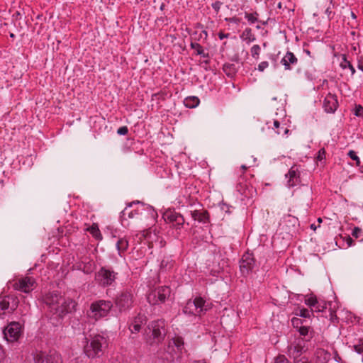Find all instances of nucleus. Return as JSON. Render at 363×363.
I'll return each mask as SVG.
<instances>
[{
  "label": "nucleus",
  "mask_w": 363,
  "mask_h": 363,
  "mask_svg": "<svg viewBox=\"0 0 363 363\" xmlns=\"http://www.w3.org/2000/svg\"><path fill=\"white\" fill-rule=\"evenodd\" d=\"M45 303L50 311L59 317L75 310L77 303L69 298H65L56 293H50L45 298Z\"/></svg>",
  "instance_id": "1"
},
{
  "label": "nucleus",
  "mask_w": 363,
  "mask_h": 363,
  "mask_svg": "<svg viewBox=\"0 0 363 363\" xmlns=\"http://www.w3.org/2000/svg\"><path fill=\"white\" fill-rule=\"evenodd\" d=\"M165 322L164 320L152 321L147 326L146 342L150 345L157 344L163 340L166 335Z\"/></svg>",
  "instance_id": "2"
},
{
  "label": "nucleus",
  "mask_w": 363,
  "mask_h": 363,
  "mask_svg": "<svg viewBox=\"0 0 363 363\" xmlns=\"http://www.w3.org/2000/svg\"><path fill=\"white\" fill-rule=\"evenodd\" d=\"M184 347V341L182 337H176L171 340L167 347L157 351V357L164 363H171L175 359L177 352H181Z\"/></svg>",
  "instance_id": "3"
},
{
  "label": "nucleus",
  "mask_w": 363,
  "mask_h": 363,
  "mask_svg": "<svg viewBox=\"0 0 363 363\" xmlns=\"http://www.w3.org/2000/svg\"><path fill=\"white\" fill-rule=\"evenodd\" d=\"M106 344V340L103 336L95 335L84 346V352L91 358L100 357L103 354V348Z\"/></svg>",
  "instance_id": "4"
},
{
  "label": "nucleus",
  "mask_w": 363,
  "mask_h": 363,
  "mask_svg": "<svg viewBox=\"0 0 363 363\" xmlns=\"http://www.w3.org/2000/svg\"><path fill=\"white\" fill-rule=\"evenodd\" d=\"M113 307V304L110 301L99 300L93 302L90 306L91 314L89 316L98 320L106 317Z\"/></svg>",
  "instance_id": "5"
},
{
  "label": "nucleus",
  "mask_w": 363,
  "mask_h": 363,
  "mask_svg": "<svg viewBox=\"0 0 363 363\" xmlns=\"http://www.w3.org/2000/svg\"><path fill=\"white\" fill-rule=\"evenodd\" d=\"M208 304L201 297H196L194 301H189L184 308V313L201 315L209 309Z\"/></svg>",
  "instance_id": "6"
},
{
  "label": "nucleus",
  "mask_w": 363,
  "mask_h": 363,
  "mask_svg": "<svg viewBox=\"0 0 363 363\" xmlns=\"http://www.w3.org/2000/svg\"><path fill=\"white\" fill-rule=\"evenodd\" d=\"M133 294L130 291H121L115 299V305L120 312L128 311L133 306Z\"/></svg>",
  "instance_id": "7"
},
{
  "label": "nucleus",
  "mask_w": 363,
  "mask_h": 363,
  "mask_svg": "<svg viewBox=\"0 0 363 363\" xmlns=\"http://www.w3.org/2000/svg\"><path fill=\"white\" fill-rule=\"evenodd\" d=\"M116 275L117 273L113 270L106 267H101L96 274L95 279L99 285L105 287L112 285L116 279Z\"/></svg>",
  "instance_id": "8"
},
{
  "label": "nucleus",
  "mask_w": 363,
  "mask_h": 363,
  "mask_svg": "<svg viewBox=\"0 0 363 363\" xmlns=\"http://www.w3.org/2000/svg\"><path fill=\"white\" fill-rule=\"evenodd\" d=\"M170 293V289L168 286H160L152 290L147 295V299L148 302L152 305L162 303L165 301L166 298L169 296Z\"/></svg>",
  "instance_id": "9"
},
{
  "label": "nucleus",
  "mask_w": 363,
  "mask_h": 363,
  "mask_svg": "<svg viewBox=\"0 0 363 363\" xmlns=\"http://www.w3.org/2000/svg\"><path fill=\"white\" fill-rule=\"evenodd\" d=\"M163 218L166 223L172 224L176 230L181 229L185 222L182 214L172 209H168L163 213Z\"/></svg>",
  "instance_id": "10"
},
{
  "label": "nucleus",
  "mask_w": 363,
  "mask_h": 363,
  "mask_svg": "<svg viewBox=\"0 0 363 363\" xmlns=\"http://www.w3.org/2000/svg\"><path fill=\"white\" fill-rule=\"evenodd\" d=\"M3 333L7 341L15 342L21 335V325L18 322H11L4 330Z\"/></svg>",
  "instance_id": "11"
},
{
  "label": "nucleus",
  "mask_w": 363,
  "mask_h": 363,
  "mask_svg": "<svg viewBox=\"0 0 363 363\" xmlns=\"http://www.w3.org/2000/svg\"><path fill=\"white\" fill-rule=\"evenodd\" d=\"M35 281L33 278L26 277L15 281L13 288L24 293H29L35 288Z\"/></svg>",
  "instance_id": "12"
},
{
  "label": "nucleus",
  "mask_w": 363,
  "mask_h": 363,
  "mask_svg": "<svg viewBox=\"0 0 363 363\" xmlns=\"http://www.w3.org/2000/svg\"><path fill=\"white\" fill-rule=\"evenodd\" d=\"M255 265L254 259L250 255H244L240 264V270L243 274H248Z\"/></svg>",
  "instance_id": "13"
},
{
  "label": "nucleus",
  "mask_w": 363,
  "mask_h": 363,
  "mask_svg": "<svg viewBox=\"0 0 363 363\" xmlns=\"http://www.w3.org/2000/svg\"><path fill=\"white\" fill-rule=\"evenodd\" d=\"M146 323V318L144 315L139 314L130 324L129 330L132 333H138L140 330L141 325Z\"/></svg>",
  "instance_id": "14"
},
{
  "label": "nucleus",
  "mask_w": 363,
  "mask_h": 363,
  "mask_svg": "<svg viewBox=\"0 0 363 363\" xmlns=\"http://www.w3.org/2000/svg\"><path fill=\"white\" fill-rule=\"evenodd\" d=\"M323 106L328 113L334 112L337 106V101L335 96L329 94L325 98Z\"/></svg>",
  "instance_id": "15"
},
{
  "label": "nucleus",
  "mask_w": 363,
  "mask_h": 363,
  "mask_svg": "<svg viewBox=\"0 0 363 363\" xmlns=\"http://www.w3.org/2000/svg\"><path fill=\"white\" fill-rule=\"evenodd\" d=\"M304 351V347L301 345V342H297L295 345H291L289 349V357L294 359V362L298 359L301 354Z\"/></svg>",
  "instance_id": "16"
},
{
  "label": "nucleus",
  "mask_w": 363,
  "mask_h": 363,
  "mask_svg": "<svg viewBox=\"0 0 363 363\" xmlns=\"http://www.w3.org/2000/svg\"><path fill=\"white\" fill-rule=\"evenodd\" d=\"M297 62L298 60L294 53L291 52H287L282 58L281 63L284 66L285 69H290L291 65H296Z\"/></svg>",
  "instance_id": "17"
},
{
  "label": "nucleus",
  "mask_w": 363,
  "mask_h": 363,
  "mask_svg": "<svg viewBox=\"0 0 363 363\" xmlns=\"http://www.w3.org/2000/svg\"><path fill=\"white\" fill-rule=\"evenodd\" d=\"M191 217L199 222L207 223L208 220V213L206 211L195 210L191 213Z\"/></svg>",
  "instance_id": "18"
},
{
  "label": "nucleus",
  "mask_w": 363,
  "mask_h": 363,
  "mask_svg": "<svg viewBox=\"0 0 363 363\" xmlns=\"http://www.w3.org/2000/svg\"><path fill=\"white\" fill-rule=\"evenodd\" d=\"M223 70L228 77L232 78L235 75L238 68L234 64L225 63L223 67Z\"/></svg>",
  "instance_id": "19"
},
{
  "label": "nucleus",
  "mask_w": 363,
  "mask_h": 363,
  "mask_svg": "<svg viewBox=\"0 0 363 363\" xmlns=\"http://www.w3.org/2000/svg\"><path fill=\"white\" fill-rule=\"evenodd\" d=\"M286 177H289V180L287 182L288 186L289 187L294 186L297 182H298V176L296 170L294 169V168H291L288 174H286Z\"/></svg>",
  "instance_id": "20"
},
{
  "label": "nucleus",
  "mask_w": 363,
  "mask_h": 363,
  "mask_svg": "<svg viewBox=\"0 0 363 363\" xmlns=\"http://www.w3.org/2000/svg\"><path fill=\"white\" fill-rule=\"evenodd\" d=\"M128 247V241L124 238H119L116 242V248L120 256L124 253Z\"/></svg>",
  "instance_id": "21"
},
{
  "label": "nucleus",
  "mask_w": 363,
  "mask_h": 363,
  "mask_svg": "<svg viewBox=\"0 0 363 363\" xmlns=\"http://www.w3.org/2000/svg\"><path fill=\"white\" fill-rule=\"evenodd\" d=\"M200 100L196 96H188L184 99V104L186 107L193 108L199 106Z\"/></svg>",
  "instance_id": "22"
},
{
  "label": "nucleus",
  "mask_w": 363,
  "mask_h": 363,
  "mask_svg": "<svg viewBox=\"0 0 363 363\" xmlns=\"http://www.w3.org/2000/svg\"><path fill=\"white\" fill-rule=\"evenodd\" d=\"M240 37L243 40L246 41L247 44H250V43L255 40V36L252 33L251 28H245L243 30Z\"/></svg>",
  "instance_id": "23"
},
{
  "label": "nucleus",
  "mask_w": 363,
  "mask_h": 363,
  "mask_svg": "<svg viewBox=\"0 0 363 363\" xmlns=\"http://www.w3.org/2000/svg\"><path fill=\"white\" fill-rule=\"evenodd\" d=\"M278 135H286L289 130L286 128L281 127L280 123L277 120L273 121V126L272 127Z\"/></svg>",
  "instance_id": "24"
},
{
  "label": "nucleus",
  "mask_w": 363,
  "mask_h": 363,
  "mask_svg": "<svg viewBox=\"0 0 363 363\" xmlns=\"http://www.w3.org/2000/svg\"><path fill=\"white\" fill-rule=\"evenodd\" d=\"M46 362L47 363H62L61 355L56 352L50 354L46 359Z\"/></svg>",
  "instance_id": "25"
},
{
  "label": "nucleus",
  "mask_w": 363,
  "mask_h": 363,
  "mask_svg": "<svg viewBox=\"0 0 363 363\" xmlns=\"http://www.w3.org/2000/svg\"><path fill=\"white\" fill-rule=\"evenodd\" d=\"M190 46L192 49L196 50L197 55H202L204 57H208V54L206 55L204 53V50L200 44L192 42Z\"/></svg>",
  "instance_id": "26"
},
{
  "label": "nucleus",
  "mask_w": 363,
  "mask_h": 363,
  "mask_svg": "<svg viewBox=\"0 0 363 363\" xmlns=\"http://www.w3.org/2000/svg\"><path fill=\"white\" fill-rule=\"evenodd\" d=\"M340 66L343 69H350L352 75H353L355 73L354 67L352 65L350 61L347 60L345 57H344L342 61L341 62Z\"/></svg>",
  "instance_id": "27"
},
{
  "label": "nucleus",
  "mask_w": 363,
  "mask_h": 363,
  "mask_svg": "<svg viewBox=\"0 0 363 363\" xmlns=\"http://www.w3.org/2000/svg\"><path fill=\"white\" fill-rule=\"evenodd\" d=\"M305 303L311 308V312L313 313V307H315L318 304V301L315 296H310L305 298Z\"/></svg>",
  "instance_id": "28"
},
{
  "label": "nucleus",
  "mask_w": 363,
  "mask_h": 363,
  "mask_svg": "<svg viewBox=\"0 0 363 363\" xmlns=\"http://www.w3.org/2000/svg\"><path fill=\"white\" fill-rule=\"evenodd\" d=\"M90 233L96 239H101V234L100 230L96 225H92L91 228L89 229Z\"/></svg>",
  "instance_id": "29"
},
{
  "label": "nucleus",
  "mask_w": 363,
  "mask_h": 363,
  "mask_svg": "<svg viewBox=\"0 0 363 363\" xmlns=\"http://www.w3.org/2000/svg\"><path fill=\"white\" fill-rule=\"evenodd\" d=\"M257 13H250L246 12L245 13V18L251 23H254L257 21Z\"/></svg>",
  "instance_id": "30"
},
{
  "label": "nucleus",
  "mask_w": 363,
  "mask_h": 363,
  "mask_svg": "<svg viewBox=\"0 0 363 363\" xmlns=\"http://www.w3.org/2000/svg\"><path fill=\"white\" fill-rule=\"evenodd\" d=\"M251 55L253 57H255V58H258V56L259 55V52H260V47L259 45H254L252 48H251Z\"/></svg>",
  "instance_id": "31"
},
{
  "label": "nucleus",
  "mask_w": 363,
  "mask_h": 363,
  "mask_svg": "<svg viewBox=\"0 0 363 363\" xmlns=\"http://www.w3.org/2000/svg\"><path fill=\"white\" fill-rule=\"evenodd\" d=\"M347 155L352 160L356 162L357 166L360 164V160L359 157L357 155L356 152H354V150H350Z\"/></svg>",
  "instance_id": "32"
},
{
  "label": "nucleus",
  "mask_w": 363,
  "mask_h": 363,
  "mask_svg": "<svg viewBox=\"0 0 363 363\" xmlns=\"http://www.w3.org/2000/svg\"><path fill=\"white\" fill-rule=\"evenodd\" d=\"M9 308V301L4 298L0 301V309L2 311H5Z\"/></svg>",
  "instance_id": "33"
},
{
  "label": "nucleus",
  "mask_w": 363,
  "mask_h": 363,
  "mask_svg": "<svg viewBox=\"0 0 363 363\" xmlns=\"http://www.w3.org/2000/svg\"><path fill=\"white\" fill-rule=\"evenodd\" d=\"M311 313H312L311 311H310L306 308H302L300 310L298 315L303 318H309L311 316Z\"/></svg>",
  "instance_id": "34"
},
{
  "label": "nucleus",
  "mask_w": 363,
  "mask_h": 363,
  "mask_svg": "<svg viewBox=\"0 0 363 363\" xmlns=\"http://www.w3.org/2000/svg\"><path fill=\"white\" fill-rule=\"evenodd\" d=\"M354 350L359 354L363 353V341L361 340L358 344L354 345Z\"/></svg>",
  "instance_id": "35"
},
{
  "label": "nucleus",
  "mask_w": 363,
  "mask_h": 363,
  "mask_svg": "<svg viewBox=\"0 0 363 363\" xmlns=\"http://www.w3.org/2000/svg\"><path fill=\"white\" fill-rule=\"evenodd\" d=\"M298 332L301 335L306 336L309 333V328L306 326H301L298 328Z\"/></svg>",
  "instance_id": "36"
},
{
  "label": "nucleus",
  "mask_w": 363,
  "mask_h": 363,
  "mask_svg": "<svg viewBox=\"0 0 363 363\" xmlns=\"http://www.w3.org/2000/svg\"><path fill=\"white\" fill-rule=\"evenodd\" d=\"M128 132V127L127 126H122V127H120L118 130H117V133L118 135H126Z\"/></svg>",
  "instance_id": "37"
},
{
  "label": "nucleus",
  "mask_w": 363,
  "mask_h": 363,
  "mask_svg": "<svg viewBox=\"0 0 363 363\" xmlns=\"http://www.w3.org/2000/svg\"><path fill=\"white\" fill-rule=\"evenodd\" d=\"M275 363H290V362L288 361V359L284 355H281V356H279L276 359Z\"/></svg>",
  "instance_id": "38"
},
{
  "label": "nucleus",
  "mask_w": 363,
  "mask_h": 363,
  "mask_svg": "<svg viewBox=\"0 0 363 363\" xmlns=\"http://www.w3.org/2000/svg\"><path fill=\"white\" fill-rule=\"evenodd\" d=\"M269 66V63L267 61L262 62L258 65V69L261 72L264 71Z\"/></svg>",
  "instance_id": "39"
},
{
  "label": "nucleus",
  "mask_w": 363,
  "mask_h": 363,
  "mask_svg": "<svg viewBox=\"0 0 363 363\" xmlns=\"http://www.w3.org/2000/svg\"><path fill=\"white\" fill-rule=\"evenodd\" d=\"M354 114L357 116H361L363 115V107L360 105L357 106L355 107V112Z\"/></svg>",
  "instance_id": "40"
},
{
  "label": "nucleus",
  "mask_w": 363,
  "mask_h": 363,
  "mask_svg": "<svg viewBox=\"0 0 363 363\" xmlns=\"http://www.w3.org/2000/svg\"><path fill=\"white\" fill-rule=\"evenodd\" d=\"M325 149L322 148L318 151L317 159L318 160H322L325 158Z\"/></svg>",
  "instance_id": "41"
},
{
  "label": "nucleus",
  "mask_w": 363,
  "mask_h": 363,
  "mask_svg": "<svg viewBox=\"0 0 363 363\" xmlns=\"http://www.w3.org/2000/svg\"><path fill=\"white\" fill-rule=\"evenodd\" d=\"M362 232V230L358 228V227H355L353 230H352V236L355 237V238H358L359 237V234Z\"/></svg>",
  "instance_id": "42"
},
{
  "label": "nucleus",
  "mask_w": 363,
  "mask_h": 363,
  "mask_svg": "<svg viewBox=\"0 0 363 363\" xmlns=\"http://www.w3.org/2000/svg\"><path fill=\"white\" fill-rule=\"evenodd\" d=\"M294 363H312V362H310L308 358H306L305 357H302L299 358L298 359L296 360L294 362Z\"/></svg>",
  "instance_id": "43"
},
{
  "label": "nucleus",
  "mask_w": 363,
  "mask_h": 363,
  "mask_svg": "<svg viewBox=\"0 0 363 363\" xmlns=\"http://www.w3.org/2000/svg\"><path fill=\"white\" fill-rule=\"evenodd\" d=\"M143 236L145 237V239H147L148 240L152 239V233L150 230L145 231L143 233Z\"/></svg>",
  "instance_id": "44"
},
{
  "label": "nucleus",
  "mask_w": 363,
  "mask_h": 363,
  "mask_svg": "<svg viewBox=\"0 0 363 363\" xmlns=\"http://www.w3.org/2000/svg\"><path fill=\"white\" fill-rule=\"evenodd\" d=\"M346 242H347V244L348 247L352 246V245L354 242L353 240L350 236H347V238L346 239Z\"/></svg>",
  "instance_id": "45"
},
{
  "label": "nucleus",
  "mask_w": 363,
  "mask_h": 363,
  "mask_svg": "<svg viewBox=\"0 0 363 363\" xmlns=\"http://www.w3.org/2000/svg\"><path fill=\"white\" fill-rule=\"evenodd\" d=\"M313 311H315V312H320V311H322L324 308V307H322L320 308L318 304L315 306V307H313Z\"/></svg>",
  "instance_id": "46"
},
{
  "label": "nucleus",
  "mask_w": 363,
  "mask_h": 363,
  "mask_svg": "<svg viewBox=\"0 0 363 363\" xmlns=\"http://www.w3.org/2000/svg\"><path fill=\"white\" fill-rule=\"evenodd\" d=\"M291 321H292V323L294 325H297L299 323V322L301 321V320L297 318H294Z\"/></svg>",
  "instance_id": "47"
},
{
  "label": "nucleus",
  "mask_w": 363,
  "mask_h": 363,
  "mask_svg": "<svg viewBox=\"0 0 363 363\" xmlns=\"http://www.w3.org/2000/svg\"><path fill=\"white\" fill-rule=\"evenodd\" d=\"M228 35H229V34H224V33H220L218 34V36H219V38H220V40H222V39H223V38H228Z\"/></svg>",
  "instance_id": "48"
},
{
  "label": "nucleus",
  "mask_w": 363,
  "mask_h": 363,
  "mask_svg": "<svg viewBox=\"0 0 363 363\" xmlns=\"http://www.w3.org/2000/svg\"><path fill=\"white\" fill-rule=\"evenodd\" d=\"M3 357H4V351H3L2 347L0 346V360L3 358Z\"/></svg>",
  "instance_id": "49"
},
{
  "label": "nucleus",
  "mask_w": 363,
  "mask_h": 363,
  "mask_svg": "<svg viewBox=\"0 0 363 363\" xmlns=\"http://www.w3.org/2000/svg\"><path fill=\"white\" fill-rule=\"evenodd\" d=\"M135 213H137V214H138V213H137V212H135ZM134 216H135V213H133V211H131L130 213H129V215H128V217H129V218H134Z\"/></svg>",
  "instance_id": "50"
},
{
  "label": "nucleus",
  "mask_w": 363,
  "mask_h": 363,
  "mask_svg": "<svg viewBox=\"0 0 363 363\" xmlns=\"http://www.w3.org/2000/svg\"><path fill=\"white\" fill-rule=\"evenodd\" d=\"M241 169H242L243 171H245V170L247 169V167L243 164V165H242V166H241Z\"/></svg>",
  "instance_id": "51"
},
{
  "label": "nucleus",
  "mask_w": 363,
  "mask_h": 363,
  "mask_svg": "<svg viewBox=\"0 0 363 363\" xmlns=\"http://www.w3.org/2000/svg\"><path fill=\"white\" fill-rule=\"evenodd\" d=\"M358 68H359V69H361L362 71H363V65H360V64H359V65H358Z\"/></svg>",
  "instance_id": "52"
},
{
  "label": "nucleus",
  "mask_w": 363,
  "mask_h": 363,
  "mask_svg": "<svg viewBox=\"0 0 363 363\" xmlns=\"http://www.w3.org/2000/svg\"><path fill=\"white\" fill-rule=\"evenodd\" d=\"M148 242H149V247H153L152 241H148Z\"/></svg>",
  "instance_id": "53"
},
{
  "label": "nucleus",
  "mask_w": 363,
  "mask_h": 363,
  "mask_svg": "<svg viewBox=\"0 0 363 363\" xmlns=\"http://www.w3.org/2000/svg\"><path fill=\"white\" fill-rule=\"evenodd\" d=\"M278 6L279 9H281V2H279V3L278 4V6Z\"/></svg>",
  "instance_id": "54"
},
{
  "label": "nucleus",
  "mask_w": 363,
  "mask_h": 363,
  "mask_svg": "<svg viewBox=\"0 0 363 363\" xmlns=\"http://www.w3.org/2000/svg\"><path fill=\"white\" fill-rule=\"evenodd\" d=\"M311 227V228H313V229H315V227L314 224H312Z\"/></svg>",
  "instance_id": "55"
},
{
  "label": "nucleus",
  "mask_w": 363,
  "mask_h": 363,
  "mask_svg": "<svg viewBox=\"0 0 363 363\" xmlns=\"http://www.w3.org/2000/svg\"><path fill=\"white\" fill-rule=\"evenodd\" d=\"M318 220L319 223L322 222V219L320 218H319Z\"/></svg>",
  "instance_id": "56"
},
{
  "label": "nucleus",
  "mask_w": 363,
  "mask_h": 363,
  "mask_svg": "<svg viewBox=\"0 0 363 363\" xmlns=\"http://www.w3.org/2000/svg\"><path fill=\"white\" fill-rule=\"evenodd\" d=\"M257 28H260V26H257Z\"/></svg>",
  "instance_id": "57"
}]
</instances>
